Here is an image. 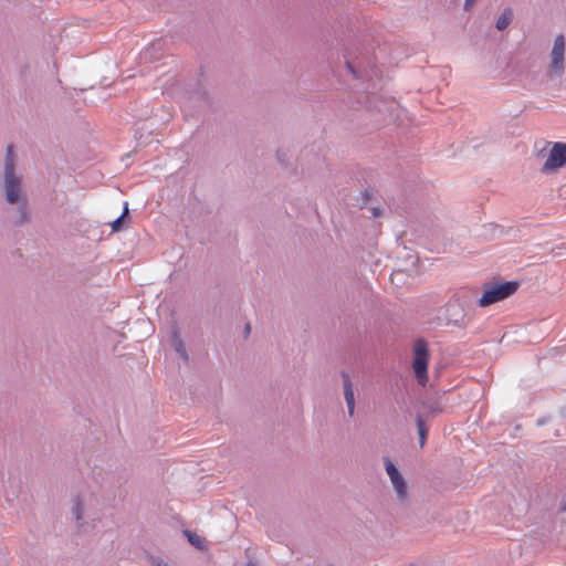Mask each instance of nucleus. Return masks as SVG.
<instances>
[{"instance_id": "obj_1", "label": "nucleus", "mask_w": 566, "mask_h": 566, "mask_svg": "<svg viewBox=\"0 0 566 566\" xmlns=\"http://www.w3.org/2000/svg\"><path fill=\"white\" fill-rule=\"evenodd\" d=\"M1 191L6 202L15 206V212L12 217L13 224L20 227L29 222L31 218L29 200L22 187V176L15 171L12 145L7 147Z\"/></svg>"}, {"instance_id": "obj_2", "label": "nucleus", "mask_w": 566, "mask_h": 566, "mask_svg": "<svg viewBox=\"0 0 566 566\" xmlns=\"http://www.w3.org/2000/svg\"><path fill=\"white\" fill-rule=\"evenodd\" d=\"M482 287L483 293L478 303L481 307H486L513 295L518 289V283L516 281L489 282L484 283Z\"/></svg>"}, {"instance_id": "obj_3", "label": "nucleus", "mask_w": 566, "mask_h": 566, "mask_svg": "<svg viewBox=\"0 0 566 566\" xmlns=\"http://www.w3.org/2000/svg\"><path fill=\"white\" fill-rule=\"evenodd\" d=\"M428 344L423 338H418L413 344L412 370L421 386L428 382Z\"/></svg>"}, {"instance_id": "obj_4", "label": "nucleus", "mask_w": 566, "mask_h": 566, "mask_svg": "<svg viewBox=\"0 0 566 566\" xmlns=\"http://www.w3.org/2000/svg\"><path fill=\"white\" fill-rule=\"evenodd\" d=\"M565 36L563 34H558L554 40L551 51V62L547 67V75L551 78L560 77L565 72Z\"/></svg>"}, {"instance_id": "obj_5", "label": "nucleus", "mask_w": 566, "mask_h": 566, "mask_svg": "<svg viewBox=\"0 0 566 566\" xmlns=\"http://www.w3.org/2000/svg\"><path fill=\"white\" fill-rule=\"evenodd\" d=\"M386 473L388 474L390 482L394 486V490L397 494V499L400 502H406L408 499V486L406 480L401 475L398 468L394 464V462L388 458L384 457L382 459Z\"/></svg>"}, {"instance_id": "obj_6", "label": "nucleus", "mask_w": 566, "mask_h": 566, "mask_svg": "<svg viewBox=\"0 0 566 566\" xmlns=\"http://www.w3.org/2000/svg\"><path fill=\"white\" fill-rule=\"evenodd\" d=\"M564 165H566V143L556 142L549 150L548 157L543 166V171L549 172Z\"/></svg>"}, {"instance_id": "obj_7", "label": "nucleus", "mask_w": 566, "mask_h": 566, "mask_svg": "<svg viewBox=\"0 0 566 566\" xmlns=\"http://www.w3.org/2000/svg\"><path fill=\"white\" fill-rule=\"evenodd\" d=\"M340 376L343 379V391H344V398L347 406V411L349 417L354 416L355 411V394H354V386L352 382V379L345 370L340 371Z\"/></svg>"}, {"instance_id": "obj_8", "label": "nucleus", "mask_w": 566, "mask_h": 566, "mask_svg": "<svg viewBox=\"0 0 566 566\" xmlns=\"http://www.w3.org/2000/svg\"><path fill=\"white\" fill-rule=\"evenodd\" d=\"M346 67L356 78L369 77V70L360 59L347 60Z\"/></svg>"}, {"instance_id": "obj_9", "label": "nucleus", "mask_w": 566, "mask_h": 566, "mask_svg": "<svg viewBox=\"0 0 566 566\" xmlns=\"http://www.w3.org/2000/svg\"><path fill=\"white\" fill-rule=\"evenodd\" d=\"M512 20H513V10L511 8H506L503 10L501 15L497 18L495 27L499 31H503L511 24Z\"/></svg>"}, {"instance_id": "obj_10", "label": "nucleus", "mask_w": 566, "mask_h": 566, "mask_svg": "<svg viewBox=\"0 0 566 566\" xmlns=\"http://www.w3.org/2000/svg\"><path fill=\"white\" fill-rule=\"evenodd\" d=\"M416 423H417V428H418L419 443H420V447H423L426 443L428 429H427L424 421L420 415L417 416Z\"/></svg>"}, {"instance_id": "obj_11", "label": "nucleus", "mask_w": 566, "mask_h": 566, "mask_svg": "<svg viewBox=\"0 0 566 566\" xmlns=\"http://www.w3.org/2000/svg\"><path fill=\"white\" fill-rule=\"evenodd\" d=\"M127 213H128V203L125 202L123 213L111 223L112 230L114 232H118L124 228V218L127 216Z\"/></svg>"}, {"instance_id": "obj_12", "label": "nucleus", "mask_w": 566, "mask_h": 566, "mask_svg": "<svg viewBox=\"0 0 566 566\" xmlns=\"http://www.w3.org/2000/svg\"><path fill=\"white\" fill-rule=\"evenodd\" d=\"M172 345H174L175 350L179 354V356L185 361H187L188 354H187L186 347L184 345V342L177 335H175V337H174Z\"/></svg>"}, {"instance_id": "obj_13", "label": "nucleus", "mask_w": 566, "mask_h": 566, "mask_svg": "<svg viewBox=\"0 0 566 566\" xmlns=\"http://www.w3.org/2000/svg\"><path fill=\"white\" fill-rule=\"evenodd\" d=\"M185 535L187 536L189 543L191 545H193L195 547H197V548L203 547L201 537L199 535H197L196 533H192L190 531H185Z\"/></svg>"}, {"instance_id": "obj_14", "label": "nucleus", "mask_w": 566, "mask_h": 566, "mask_svg": "<svg viewBox=\"0 0 566 566\" xmlns=\"http://www.w3.org/2000/svg\"><path fill=\"white\" fill-rule=\"evenodd\" d=\"M72 514H73L75 521L77 523H80V521L82 520V506H81V501H80L78 496H76L74 500V505L72 507Z\"/></svg>"}, {"instance_id": "obj_15", "label": "nucleus", "mask_w": 566, "mask_h": 566, "mask_svg": "<svg viewBox=\"0 0 566 566\" xmlns=\"http://www.w3.org/2000/svg\"><path fill=\"white\" fill-rule=\"evenodd\" d=\"M475 2V0H465L464 8L468 9L470 6H472Z\"/></svg>"}, {"instance_id": "obj_16", "label": "nucleus", "mask_w": 566, "mask_h": 566, "mask_svg": "<svg viewBox=\"0 0 566 566\" xmlns=\"http://www.w3.org/2000/svg\"><path fill=\"white\" fill-rule=\"evenodd\" d=\"M547 422V419L546 418H541L537 420V426H544L545 423Z\"/></svg>"}, {"instance_id": "obj_17", "label": "nucleus", "mask_w": 566, "mask_h": 566, "mask_svg": "<svg viewBox=\"0 0 566 566\" xmlns=\"http://www.w3.org/2000/svg\"><path fill=\"white\" fill-rule=\"evenodd\" d=\"M157 566H169V565L164 562H159V563H157Z\"/></svg>"}, {"instance_id": "obj_18", "label": "nucleus", "mask_w": 566, "mask_h": 566, "mask_svg": "<svg viewBox=\"0 0 566 566\" xmlns=\"http://www.w3.org/2000/svg\"><path fill=\"white\" fill-rule=\"evenodd\" d=\"M247 566H258L254 562H249Z\"/></svg>"}, {"instance_id": "obj_19", "label": "nucleus", "mask_w": 566, "mask_h": 566, "mask_svg": "<svg viewBox=\"0 0 566 566\" xmlns=\"http://www.w3.org/2000/svg\"><path fill=\"white\" fill-rule=\"evenodd\" d=\"M245 333H250V324H247V326H245Z\"/></svg>"}, {"instance_id": "obj_20", "label": "nucleus", "mask_w": 566, "mask_h": 566, "mask_svg": "<svg viewBox=\"0 0 566 566\" xmlns=\"http://www.w3.org/2000/svg\"><path fill=\"white\" fill-rule=\"evenodd\" d=\"M328 566H332V565H328Z\"/></svg>"}]
</instances>
